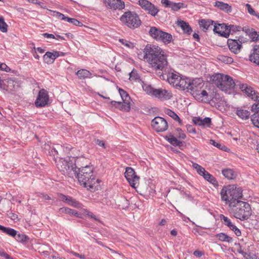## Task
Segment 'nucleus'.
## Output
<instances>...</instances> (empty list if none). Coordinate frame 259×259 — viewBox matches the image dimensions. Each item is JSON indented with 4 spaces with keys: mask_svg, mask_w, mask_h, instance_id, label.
<instances>
[{
    "mask_svg": "<svg viewBox=\"0 0 259 259\" xmlns=\"http://www.w3.org/2000/svg\"><path fill=\"white\" fill-rule=\"evenodd\" d=\"M178 25L182 29L184 33L190 35L192 32V29L188 23L183 20H178Z\"/></svg>",
    "mask_w": 259,
    "mask_h": 259,
    "instance_id": "24",
    "label": "nucleus"
},
{
    "mask_svg": "<svg viewBox=\"0 0 259 259\" xmlns=\"http://www.w3.org/2000/svg\"><path fill=\"white\" fill-rule=\"evenodd\" d=\"M0 256L5 257L6 259H13V258L3 250L0 251Z\"/></svg>",
    "mask_w": 259,
    "mask_h": 259,
    "instance_id": "61",
    "label": "nucleus"
},
{
    "mask_svg": "<svg viewBox=\"0 0 259 259\" xmlns=\"http://www.w3.org/2000/svg\"><path fill=\"white\" fill-rule=\"evenodd\" d=\"M203 127H209L211 124V119L209 117H205L202 119Z\"/></svg>",
    "mask_w": 259,
    "mask_h": 259,
    "instance_id": "53",
    "label": "nucleus"
},
{
    "mask_svg": "<svg viewBox=\"0 0 259 259\" xmlns=\"http://www.w3.org/2000/svg\"><path fill=\"white\" fill-rule=\"evenodd\" d=\"M228 47L232 53L236 54L241 50L242 42L239 39H228Z\"/></svg>",
    "mask_w": 259,
    "mask_h": 259,
    "instance_id": "15",
    "label": "nucleus"
},
{
    "mask_svg": "<svg viewBox=\"0 0 259 259\" xmlns=\"http://www.w3.org/2000/svg\"><path fill=\"white\" fill-rule=\"evenodd\" d=\"M49 97L48 92L45 89H41L38 92L35 101L36 107H44L49 104Z\"/></svg>",
    "mask_w": 259,
    "mask_h": 259,
    "instance_id": "13",
    "label": "nucleus"
},
{
    "mask_svg": "<svg viewBox=\"0 0 259 259\" xmlns=\"http://www.w3.org/2000/svg\"><path fill=\"white\" fill-rule=\"evenodd\" d=\"M162 33L160 36L159 35V39L157 41H161L165 44L170 43L172 40V35L170 33L164 31H163Z\"/></svg>",
    "mask_w": 259,
    "mask_h": 259,
    "instance_id": "31",
    "label": "nucleus"
},
{
    "mask_svg": "<svg viewBox=\"0 0 259 259\" xmlns=\"http://www.w3.org/2000/svg\"><path fill=\"white\" fill-rule=\"evenodd\" d=\"M144 58L156 70L162 71L167 65L166 56L158 46L148 44L143 51Z\"/></svg>",
    "mask_w": 259,
    "mask_h": 259,
    "instance_id": "1",
    "label": "nucleus"
},
{
    "mask_svg": "<svg viewBox=\"0 0 259 259\" xmlns=\"http://www.w3.org/2000/svg\"><path fill=\"white\" fill-rule=\"evenodd\" d=\"M124 177L130 185L136 188V184L139 183V177L136 175L134 169L131 167H127L125 168Z\"/></svg>",
    "mask_w": 259,
    "mask_h": 259,
    "instance_id": "12",
    "label": "nucleus"
},
{
    "mask_svg": "<svg viewBox=\"0 0 259 259\" xmlns=\"http://www.w3.org/2000/svg\"><path fill=\"white\" fill-rule=\"evenodd\" d=\"M74 157H68L65 159H61L57 162V165L59 170L64 175H67L70 178H73L76 174L77 166L75 163Z\"/></svg>",
    "mask_w": 259,
    "mask_h": 259,
    "instance_id": "4",
    "label": "nucleus"
},
{
    "mask_svg": "<svg viewBox=\"0 0 259 259\" xmlns=\"http://www.w3.org/2000/svg\"><path fill=\"white\" fill-rule=\"evenodd\" d=\"M249 60L257 65H259V46L255 45L253 46L249 55Z\"/></svg>",
    "mask_w": 259,
    "mask_h": 259,
    "instance_id": "20",
    "label": "nucleus"
},
{
    "mask_svg": "<svg viewBox=\"0 0 259 259\" xmlns=\"http://www.w3.org/2000/svg\"><path fill=\"white\" fill-rule=\"evenodd\" d=\"M184 7V4L183 3H173L172 4L171 10L174 11H177L180 9Z\"/></svg>",
    "mask_w": 259,
    "mask_h": 259,
    "instance_id": "46",
    "label": "nucleus"
},
{
    "mask_svg": "<svg viewBox=\"0 0 259 259\" xmlns=\"http://www.w3.org/2000/svg\"><path fill=\"white\" fill-rule=\"evenodd\" d=\"M238 85L239 88L242 92L255 102L251 106V110L253 112V114L251 115L250 117L253 124L259 128V93L256 92L252 87L246 83H240Z\"/></svg>",
    "mask_w": 259,
    "mask_h": 259,
    "instance_id": "3",
    "label": "nucleus"
},
{
    "mask_svg": "<svg viewBox=\"0 0 259 259\" xmlns=\"http://www.w3.org/2000/svg\"><path fill=\"white\" fill-rule=\"evenodd\" d=\"M65 203L69 205L77 208H81L82 206L81 203L73 199L72 197L69 196H68L67 201Z\"/></svg>",
    "mask_w": 259,
    "mask_h": 259,
    "instance_id": "33",
    "label": "nucleus"
},
{
    "mask_svg": "<svg viewBox=\"0 0 259 259\" xmlns=\"http://www.w3.org/2000/svg\"><path fill=\"white\" fill-rule=\"evenodd\" d=\"M213 27V30L215 33H218L220 36L227 38V24H218V25H214Z\"/></svg>",
    "mask_w": 259,
    "mask_h": 259,
    "instance_id": "22",
    "label": "nucleus"
},
{
    "mask_svg": "<svg viewBox=\"0 0 259 259\" xmlns=\"http://www.w3.org/2000/svg\"><path fill=\"white\" fill-rule=\"evenodd\" d=\"M233 209L234 217L241 221L247 220L252 215L250 205L247 202L241 201L236 204Z\"/></svg>",
    "mask_w": 259,
    "mask_h": 259,
    "instance_id": "5",
    "label": "nucleus"
},
{
    "mask_svg": "<svg viewBox=\"0 0 259 259\" xmlns=\"http://www.w3.org/2000/svg\"><path fill=\"white\" fill-rule=\"evenodd\" d=\"M151 126L157 133L163 132L167 130L168 123L163 117L156 116L152 120Z\"/></svg>",
    "mask_w": 259,
    "mask_h": 259,
    "instance_id": "10",
    "label": "nucleus"
},
{
    "mask_svg": "<svg viewBox=\"0 0 259 259\" xmlns=\"http://www.w3.org/2000/svg\"><path fill=\"white\" fill-rule=\"evenodd\" d=\"M94 142L99 146L103 148V149L106 148V145L103 140H101L99 139H94Z\"/></svg>",
    "mask_w": 259,
    "mask_h": 259,
    "instance_id": "52",
    "label": "nucleus"
},
{
    "mask_svg": "<svg viewBox=\"0 0 259 259\" xmlns=\"http://www.w3.org/2000/svg\"><path fill=\"white\" fill-rule=\"evenodd\" d=\"M59 212L61 214L62 213L69 214L77 217H79L80 214L75 210L66 207H61L59 209Z\"/></svg>",
    "mask_w": 259,
    "mask_h": 259,
    "instance_id": "30",
    "label": "nucleus"
},
{
    "mask_svg": "<svg viewBox=\"0 0 259 259\" xmlns=\"http://www.w3.org/2000/svg\"><path fill=\"white\" fill-rule=\"evenodd\" d=\"M0 70H3L7 72H9L11 71V69L5 63H0Z\"/></svg>",
    "mask_w": 259,
    "mask_h": 259,
    "instance_id": "58",
    "label": "nucleus"
},
{
    "mask_svg": "<svg viewBox=\"0 0 259 259\" xmlns=\"http://www.w3.org/2000/svg\"><path fill=\"white\" fill-rule=\"evenodd\" d=\"M161 3L164 5L165 8H171L172 2L169 0H161Z\"/></svg>",
    "mask_w": 259,
    "mask_h": 259,
    "instance_id": "57",
    "label": "nucleus"
},
{
    "mask_svg": "<svg viewBox=\"0 0 259 259\" xmlns=\"http://www.w3.org/2000/svg\"><path fill=\"white\" fill-rule=\"evenodd\" d=\"M187 129L190 133L196 134V131L191 125H187Z\"/></svg>",
    "mask_w": 259,
    "mask_h": 259,
    "instance_id": "62",
    "label": "nucleus"
},
{
    "mask_svg": "<svg viewBox=\"0 0 259 259\" xmlns=\"http://www.w3.org/2000/svg\"><path fill=\"white\" fill-rule=\"evenodd\" d=\"M228 227L234 232L237 236H240L241 235V231L235 225H234L230 219L228 218Z\"/></svg>",
    "mask_w": 259,
    "mask_h": 259,
    "instance_id": "36",
    "label": "nucleus"
},
{
    "mask_svg": "<svg viewBox=\"0 0 259 259\" xmlns=\"http://www.w3.org/2000/svg\"><path fill=\"white\" fill-rule=\"evenodd\" d=\"M146 11H148V13L152 16H155L159 12V9L154 5L150 2Z\"/></svg>",
    "mask_w": 259,
    "mask_h": 259,
    "instance_id": "39",
    "label": "nucleus"
},
{
    "mask_svg": "<svg viewBox=\"0 0 259 259\" xmlns=\"http://www.w3.org/2000/svg\"><path fill=\"white\" fill-rule=\"evenodd\" d=\"M153 93V96L160 100H169L172 97V95L170 92L162 89H155Z\"/></svg>",
    "mask_w": 259,
    "mask_h": 259,
    "instance_id": "18",
    "label": "nucleus"
},
{
    "mask_svg": "<svg viewBox=\"0 0 259 259\" xmlns=\"http://www.w3.org/2000/svg\"><path fill=\"white\" fill-rule=\"evenodd\" d=\"M105 7L112 11H121L124 9L125 3L122 0H103Z\"/></svg>",
    "mask_w": 259,
    "mask_h": 259,
    "instance_id": "11",
    "label": "nucleus"
},
{
    "mask_svg": "<svg viewBox=\"0 0 259 259\" xmlns=\"http://www.w3.org/2000/svg\"><path fill=\"white\" fill-rule=\"evenodd\" d=\"M245 6L247 8V12L249 14L253 16H255L256 15L257 13L255 12L250 4H246Z\"/></svg>",
    "mask_w": 259,
    "mask_h": 259,
    "instance_id": "54",
    "label": "nucleus"
},
{
    "mask_svg": "<svg viewBox=\"0 0 259 259\" xmlns=\"http://www.w3.org/2000/svg\"><path fill=\"white\" fill-rule=\"evenodd\" d=\"M118 92L123 102L125 104L126 111H130L131 109V98L127 93L124 90L119 88Z\"/></svg>",
    "mask_w": 259,
    "mask_h": 259,
    "instance_id": "21",
    "label": "nucleus"
},
{
    "mask_svg": "<svg viewBox=\"0 0 259 259\" xmlns=\"http://www.w3.org/2000/svg\"><path fill=\"white\" fill-rule=\"evenodd\" d=\"M142 86L143 90L146 92L148 95L153 96V92L155 89L153 88L151 85L147 84L143 81H142Z\"/></svg>",
    "mask_w": 259,
    "mask_h": 259,
    "instance_id": "37",
    "label": "nucleus"
},
{
    "mask_svg": "<svg viewBox=\"0 0 259 259\" xmlns=\"http://www.w3.org/2000/svg\"><path fill=\"white\" fill-rule=\"evenodd\" d=\"M3 233H6V234L12 237H14L16 235V233L17 231L14 229H12L10 227H6L5 226L3 227L1 230Z\"/></svg>",
    "mask_w": 259,
    "mask_h": 259,
    "instance_id": "41",
    "label": "nucleus"
},
{
    "mask_svg": "<svg viewBox=\"0 0 259 259\" xmlns=\"http://www.w3.org/2000/svg\"><path fill=\"white\" fill-rule=\"evenodd\" d=\"M214 6L220 8L222 10L225 11L227 10V4L222 2L216 1Z\"/></svg>",
    "mask_w": 259,
    "mask_h": 259,
    "instance_id": "49",
    "label": "nucleus"
},
{
    "mask_svg": "<svg viewBox=\"0 0 259 259\" xmlns=\"http://www.w3.org/2000/svg\"><path fill=\"white\" fill-rule=\"evenodd\" d=\"M190 78H182L180 77L178 81V85H177L176 88H179L181 89L182 90H188V83L189 81H190Z\"/></svg>",
    "mask_w": 259,
    "mask_h": 259,
    "instance_id": "29",
    "label": "nucleus"
},
{
    "mask_svg": "<svg viewBox=\"0 0 259 259\" xmlns=\"http://www.w3.org/2000/svg\"><path fill=\"white\" fill-rule=\"evenodd\" d=\"M130 79L131 80H134L135 81H142L139 74L138 73V71L135 70L133 69L131 72L130 73Z\"/></svg>",
    "mask_w": 259,
    "mask_h": 259,
    "instance_id": "40",
    "label": "nucleus"
},
{
    "mask_svg": "<svg viewBox=\"0 0 259 259\" xmlns=\"http://www.w3.org/2000/svg\"><path fill=\"white\" fill-rule=\"evenodd\" d=\"M70 253L76 257H79L80 259H85V257L84 255H83V254H79V253L75 252L73 251H71L70 252Z\"/></svg>",
    "mask_w": 259,
    "mask_h": 259,
    "instance_id": "63",
    "label": "nucleus"
},
{
    "mask_svg": "<svg viewBox=\"0 0 259 259\" xmlns=\"http://www.w3.org/2000/svg\"><path fill=\"white\" fill-rule=\"evenodd\" d=\"M74 177L78 179L81 185L91 191H95L100 188L99 183L101 181L99 179H96L92 166L86 165L77 167L76 174H74Z\"/></svg>",
    "mask_w": 259,
    "mask_h": 259,
    "instance_id": "2",
    "label": "nucleus"
},
{
    "mask_svg": "<svg viewBox=\"0 0 259 259\" xmlns=\"http://www.w3.org/2000/svg\"><path fill=\"white\" fill-rule=\"evenodd\" d=\"M58 196L59 197V199L60 201H62L65 203V202L67 201V198L68 196H66L65 195H64L62 193H58Z\"/></svg>",
    "mask_w": 259,
    "mask_h": 259,
    "instance_id": "59",
    "label": "nucleus"
},
{
    "mask_svg": "<svg viewBox=\"0 0 259 259\" xmlns=\"http://www.w3.org/2000/svg\"><path fill=\"white\" fill-rule=\"evenodd\" d=\"M111 104L114 106L115 108L119 109L120 110L124 111L126 112H128L129 111H126L125 108H126L125 104L121 102H117L115 101H112L111 102Z\"/></svg>",
    "mask_w": 259,
    "mask_h": 259,
    "instance_id": "38",
    "label": "nucleus"
},
{
    "mask_svg": "<svg viewBox=\"0 0 259 259\" xmlns=\"http://www.w3.org/2000/svg\"><path fill=\"white\" fill-rule=\"evenodd\" d=\"M221 195L222 200L225 201V203L227 204V186L225 185L223 186V189L221 191Z\"/></svg>",
    "mask_w": 259,
    "mask_h": 259,
    "instance_id": "48",
    "label": "nucleus"
},
{
    "mask_svg": "<svg viewBox=\"0 0 259 259\" xmlns=\"http://www.w3.org/2000/svg\"><path fill=\"white\" fill-rule=\"evenodd\" d=\"M149 3H150V2L148 1L147 0H139V5L143 9H144L145 10H146L148 8Z\"/></svg>",
    "mask_w": 259,
    "mask_h": 259,
    "instance_id": "50",
    "label": "nucleus"
},
{
    "mask_svg": "<svg viewBox=\"0 0 259 259\" xmlns=\"http://www.w3.org/2000/svg\"><path fill=\"white\" fill-rule=\"evenodd\" d=\"M213 21L211 20L202 19L199 21V24L204 31H206L209 29H212L213 27Z\"/></svg>",
    "mask_w": 259,
    "mask_h": 259,
    "instance_id": "27",
    "label": "nucleus"
},
{
    "mask_svg": "<svg viewBox=\"0 0 259 259\" xmlns=\"http://www.w3.org/2000/svg\"><path fill=\"white\" fill-rule=\"evenodd\" d=\"M8 24L5 22V19L3 16H0V30L2 32H7L8 31Z\"/></svg>",
    "mask_w": 259,
    "mask_h": 259,
    "instance_id": "44",
    "label": "nucleus"
},
{
    "mask_svg": "<svg viewBox=\"0 0 259 259\" xmlns=\"http://www.w3.org/2000/svg\"><path fill=\"white\" fill-rule=\"evenodd\" d=\"M209 82L220 90L227 93V75L215 73L210 76Z\"/></svg>",
    "mask_w": 259,
    "mask_h": 259,
    "instance_id": "9",
    "label": "nucleus"
},
{
    "mask_svg": "<svg viewBox=\"0 0 259 259\" xmlns=\"http://www.w3.org/2000/svg\"><path fill=\"white\" fill-rule=\"evenodd\" d=\"M17 241L24 243L27 242L29 238L25 234L16 233V235L14 237Z\"/></svg>",
    "mask_w": 259,
    "mask_h": 259,
    "instance_id": "42",
    "label": "nucleus"
},
{
    "mask_svg": "<svg viewBox=\"0 0 259 259\" xmlns=\"http://www.w3.org/2000/svg\"><path fill=\"white\" fill-rule=\"evenodd\" d=\"M119 41L124 46L129 48H133L135 47L134 44L124 39H120Z\"/></svg>",
    "mask_w": 259,
    "mask_h": 259,
    "instance_id": "47",
    "label": "nucleus"
},
{
    "mask_svg": "<svg viewBox=\"0 0 259 259\" xmlns=\"http://www.w3.org/2000/svg\"><path fill=\"white\" fill-rule=\"evenodd\" d=\"M242 27L238 25H228V37L231 33H235L242 30Z\"/></svg>",
    "mask_w": 259,
    "mask_h": 259,
    "instance_id": "43",
    "label": "nucleus"
},
{
    "mask_svg": "<svg viewBox=\"0 0 259 259\" xmlns=\"http://www.w3.org/2000/svg\"><path fill=\"white\" fill-rule=\"evenodd\" d=\"M244 259H259V257L253 253H249L247 256L244 255Z\"/></svg>",
    "mask_w": 259,
    "mask_h": 259,
    "instance_id": "60",
    "label": "nucleus"
},
{
    "mask_svg": "<svg viewBox=\"0 0 259 259\" xmlns=\"http://www.w3.org/2000/svg\"><path fill=\"white\" fill-rule=\"evenodd\" d=\"M239 175L240 171L237 168L233 166L228 167V180H234L238 177Z\"/></svg>",
    "mask_w": 259,
    "mask_h": 259,
    "instance_id": "25",
    "label": "nucleus"
},
{
    "mask_svg": "<svg viewBox=\"0 0 259 259\" xmlns=\"http://www.w3.org/2000/svg\"><path fill=\"white\" fill-rule=\"evenodd\" d=\"M193 96L195 98V99L197 100L203 101L202 98L205 97L206 99V101H209L210 100V98H208V94L207 92L203 90L202 91H200V90L197 93H193Z\"/></svg>",
    "mask_w": 259,
    "mask_h": 259,
    "instance_id": "28",
    "label": "nucleus"
},
{
    "mask_svg": "<svg viewBox=\"0 0 259 259\" xmlns=\"http://www.w3.org/2000/svg\"><path fill=\"white\" fill-rule=\"evenodd\" d=\"M241 83L238 80L234 79L232 77L228 75V94L234 95L237 94V87Z\"/></svg>",
    "mask_w": 259,
    "mask_h": 259,
    "instance_id": "16",
    "label": "nucleus"
},
{
    "mask_svg": "<svg viewBox=\"0 0 259 259\" xmlns=\"http://www.w3.org/2000/svg\"><path fill=\"white\" fill-rule=\"evenodd\" d=\"M242 30L248 36L251 41H259V32L254 28L246 26L242 27Z\"/></svg>",
    "mask_w": 259,
    "mask_h": 259,
    "instance_id": "19",
    "label": "nucleus"
},
{
    "mask_svg": "<svg viewBox=\"0 0 259 259\" xmlns=\"http://www.w3.org/2000/svg\"><path fill=\"white\" fill-rule=\"evenodd\" d=\"M236 114L239 117L243 119H248L250 115L249 111L243 109H237Z\"/></svg>",
    "mask_w": 259,
    "mask_h": 259,
    "instance_id": "34",
    "label": "nucleus"
},
{
    "mask_svg": "<svg viewBox=\"0 0 259 259\" xmlns=\"http://www.w3.org/2000/svg\"><path fill=\"white\" fill-rule=\"evenodd\" d=\"M162 31L159 28H158L156 27L153 26L151 27L149 31V34L150 36H151L155 40H157L159 39V35H161L162 33Z\"/></svg>",
    "mask_w": 259,
    "mask_h": 259,
    "instance_id": "26",
    "label": "nucleus"
},
{
    "mask_svg": "<svg viewBox=\"0 0 259 259\" xmlns=\"http://www.w3.org/2000/svg\"><path fill=\"white\" fill-rule=\"evenodd\" d=\"M53 16L62 20L69 22L75 26H82V23L75 18H71L65 16L64 14L56 11H53Z\"/></svg>",
    "mask_w": 259,
    "mask_h": 259,
    "instance_id": "17",
    "label": "nucleus"
},
{
    "mask_svg": "<svg viewBox=\"0 0 259 259\" xmlns=\"http://www.w3.org/2000/svg\"><path fill=\"white\" fill-rule=\"evenodd\" d=\"M175 131V136L171 133H168L167 135L164 137V139L174 146H178L179 147H182L184 145V143L178 140L177 138L180 139H185L186 136L180 128H177Z\"/></svg>",
    "mask_w": 259,
    "mask_h": 259,
    "instance_id": "8",
    "label": "nucleus"
},
{
    "mask_svg": "<svg viewBox=\"0 0 259 259\" xmlns=\"http://www.w3.org/2000/svg\"><path fill=\"white\" fill-rule=\"evenodd\" d=\"M212 176L210 175L209 172L207 171L205 173V174H204L203 178L209 182V181L212 178Z\"/></svg>",
    "mask_w": 259,
    "mask_h": 259,
    "instance_id": "64",
    "label": "nucleus"
},
{
    "mask_svg": "<svg viewBox=\"0 0 259 259\" xmlns=\"http://www.w3.org/2000/svg\"><path fill=\"white\" fill-rule=\"evenodd\" d=\"M193 122L195 125L203 126L202 118L200 117H194L193 118Z\"/></svg>",
    "mask_w": 259,
    "mask_h": 259,
    "instance_id": "51",
    "label": "nucleus"
},
{
    "mask_svg": "<svg viewBox=\"0 0 259 259\" xmlns=\"http://www.w3.org/2000/svg\"><path fill=\"white\" fill-rule=\"evenodd\" d=\"M181 76L179 74L169 72L167 75V80L172 86L176 87Z\"/></svg>",
    "mask_w": 259,
    "mask_h": 259,
    "instance_id": "23",
    "label": "nucleus"
},
{
    "mask_svg": "<svg viewBox=\"0 0 259 259\" xmlns=\"http://www.w3.org/2000/svg\"><path fill=\"white\" fill-rule=\"evenodd\" d=\"M242 189L236 184L228 185V203L230 207L235 206L243 197Z\"/></svg>",
    "mask_w": 259,
    "mask_h": 259,
    "instance_id": "7",
    "label": "nucleus"
},
{
    "mask_svg": "<svg viewBox=\"0 0 259 259\" xmlns=\"http://www.w3.org/2000/svg\"><path fill=\"white\" fill-rule=\"evenodd\" d=\"M7 215L13 221H16L18 219V215L17 214L13 212L12 211H8L7 212Z\"/></svg>",
    "mask_w": 259,
    "mask_h": 259,
    "instance_id": "55",
    "label": "nucleus"
},
{
    "mask_svg": "<svg viewBox=\"0 0 259 259\" xmlns=\"http://www.w3.org/2000/svg\"><path fill=\"white\" fill-rule=\"evenodd\" d=\"M202 82L203 80L200 78H190L187 92L193 96V93H197L201 89Z\"/></svg>",
    "mask_w": 259,
    "mask_h": 259,
    "instance_id": "14",
    "label": "nucleus"
},
{
    "mask_svg": "<svg viewBox=\"0 0 259 259\" xmlns=\"http://www.w3.org/2000/svg\"><path fill=\"white\" fill-rule=\"evenodd\" d=\"M76 74L80 79L90 78L92 76V73L89 71L85 69L79 70L76 73Z\"/></svg>",
    "mask_w": 259,
    "mask_h": 259,
    "instance_id": "32",
    "label": "nucleus"
},
{
    "mask_svg": "<svg viewBox=\"0 0 259 259\" xmlns=\"http://www.w3.org/2000/svg\"><path fill=\"white\" fill-rule=\"evenodd\" d=\"M164 113L169 116L172 118L174 120L176 119H179V116L174 111L169 109L165 108Z\"/></svg>",
    "mask_w": 259,
    "mask_h": 259,
    "instance_id": "45",
    "label": "nucleus"
},
{
    "mask_svg": "<svg viewBox=\"0 0 259 259\" xmlns=\"http://www.w3.org/2000/svg\"><path fill=\"white\" fill-rule=\"evenodd\" d=\"M215 237L222 241H227V234L224 233H219L215 235Z\"/></svg>",
    "mask_w": 259,
    "mask_h": 259,
    "instance_id": "56",
    "label": "nucleus"
},
{
    "mask_svg": "<svg viewBox=\"0 0 259 259\" xmlns=\"http://www.w3.org/2000/svg\"><path fill=\"white\" fill-rule=\"evenodd\" d=\"M53 53L51 52H47L43 56L44 62L48 64H50L54 63L55 58H54Z\"/></svg>",
    "mask_w": 259,
    "mask_h": 259,
    "instance_id": "35",
    "label": "nucleus"
},
{
    "mask_svg": "<svg viewBox=\"0 0 259 259\" xmlns=\"http://www.w3.org/2000/svg\"><path fill=\"white\" fill-rule=\"evenodd\" d=\"M121 22L128 28L134 29L141 25L138 15L134 11L127 10L120 18Z\"/></svg>",
    "mask_w": 259,
    "mask_h": 259,
    "instance_id": "6",
    "label": "nucleus"
}]
</instances>
